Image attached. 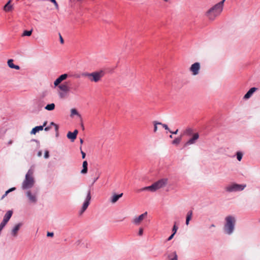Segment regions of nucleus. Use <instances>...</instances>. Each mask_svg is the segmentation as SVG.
Masks as SVG:
<instances>
[{"label":"nucleus","mask_w":260,"mask_h":260,"mask_svg":"<svg viewBox=\"0 0 260 260\" xmlns=\"http://www.w3.org/2000/svg\"><path fill=\"white\" fill-rule=\"evenodd\" d=\"M222 0L210 8L206 13L205 15L210 21H213L222 12L223 8L224 2Z\"/></svg>","instance_id":"nucleus-1"},{"label":"nucleus","mask_w":260,"mask_h":260,"mask_svg":"<svg viewBox=\"0 0 260 260\" xmlns=\"http://www.w3.org/2000/svg\"><path fill=\"white\" fill-rule=\"evenodd\" d=\"M236 219L232 215L227 216L225 218V223L223 226V231L225 234L231 235L235 230Z\"/></svg>","instance_id":"nucleus-2"},{"label":"nucleus","mask_w":260,"mask_h":260,"mask_svg":"<svg viewBox=\"0 0 260 260\" xmlns=\"http://www.w3.org/2000/svg\"><path fill=\"white\" fill-rule=\"evenodd\" d=\"M34 171L32 170H29L26 173L25 179L22 184V188L23 189H27L31 188L34 183L35 180L33 177Z\"/></svg>","instance_id":"nucleus-3"},{"label":"nucleus","mask_w":260,"mask_h":260,"mask_svg":"<svg viewBox=\"0 0 260 260\" xmlns=\"http://www.w3.org/2000/svg\"><path fill=\"white\" fill-rule=\"evenodd\" d=\"M104 75V72L102 70L91 73H85L83 74L84 77L87 78L90 81L94 82L100 81Z\"/></svg>","instance_id":"nucleus-4"},{"label":"nucleus","mask_w":260,"mask_h":260,"mask_svg":"<svg viewBox=\"0 0 260 260\" xmlns=\"http://www.w3.org/2000/svg\"><path fill=\"white\" fill-rule=\"evenodd\" d=\"M162 187V179H160L155 182H154L151 185L144 187L139 190L138 192H140L143 191H149L152 192H154L158 191L159 189Z\"/></svg>","instance_id":"nucleus-5"},{"label":"nucleus","mask_w":260,"mask_h":260,"mask_svg":"<svg viewBox=\"0 0 260 260\" xmlns=\"http://www.w3.org/2000/svg\"><path fill=\"white\" fill-rule=\"evenodd\" d=\"M246 186V184H239L236 183H232L226 186L224 190L227 192L241 191L244 190Z\"/></svg>","instance_id":"nucleus-6"},{"label":"nucleus","mask_w":260,"mask_h":260,"mask_svg":"<svg viewBox=\"0 0 260 260\" xmlns=\"http://www.w3.org/2000/svg\"><path fill=\"white\" fill-rule=\"evenodd\" d=\"M91 198V194H90V191L88 190L87 196H86L85 201L84 203H83L82 207L80 211V214H82L87 208L88 206L89 205Z\"/></svg>","instance_id":"nucleus-7"},{"label":"nucleus","mask_w":260,"mask_h":260,"mask_svg":"<svg viewBox=\"0 0 260 260\" xmlns=\"http://www.w3.org/2000/svg\"><path fill=\"white\" fill-rule=\"evenodd\" d=\"M147 212H145L139 216L135 217L133 219L132 222L136 225H139L144 219L147 218Z\"/></svg>","instance_id":"nucleus-8"},{"label":"nucleus","mask_w":260,"mask_h":260,"mask_svg":"<svg viewBox=\"0 0 260 260\" xmlns=\"http://www.w3.org/2000/svg\"><path fill=\"white\" fill-rule=\"evenodd\" d=\"M200 69V64L198 62L192 64L190 68V71L192 72V75L194 76L199 74Z\"/></svg>","instance_id":"nucleus-9"},{"label":"nucleus","mask_w":260,"mask_h":260,"mask_svg":"<svg viewBox=\"0 0 260 260\" xmlns=\"http://www.w3.org/2000/svg\"><path fill=\"white\" fill-rule=\"evenodd\" d=\"M199 137V135L198 133L194 134L193 137L185 143L184 146L186 147L189 145L194 144Z\"/></svg>","instance_id":"nucleus-10"},{"label":"nucleus","mask_w":260,"mask_h":260,"mask_svg":"<svg viewBox=\"0 0 260 260\" xmlns=\"http://www.w3.org/2000/svg\"><path fill=\"white\" fill-rule=\"evenodd\" d=\"M78 133V131L77 129H75L73 133L69 132L67 134V138L72 141H74L76 139Z\"/></svg>","instance_id":"nucleus-11"},{"label":"nucleus","mask_w":260,"mask_h":260,"mask_svg":"<svg viewBox=\"0 0 260 260\" xmlns=\"http://www.w3.org/2000/svg\"><path fill=\"white\" fill-rule=\"evenodd\" d=\"M58 88L61 91H63L65 93H68L70 90V88L68 86L67 83H64L59 85L58 86Z\"/></svg>","instance_id":"nucleus-12"},{"label":"nucleus","mask_w":260,"mask_h":260,"mask_svg":"<svg viewBox=\"0 0 260 260\" xmlns=\"http://www.w3.org/2000/svg\"><path fill=\"white\" fill-rule=\"evenodd\" d=\"M257 89L256 87H252L244 95L243 99L247 100L249 99L252 94Z\"/></svg>","instance_id":"nucleus-13"},{"label":"nucleus","mask_w":260,"mask_h":260,"mask_svg":"<svg viewBox=\"0 0 260 260\" xmlns=\"http://www.w3.org/2000/svg\"><path fill=\"white\" fill-rule=\"evenodd\" d=\"M26 196H27V198L29 199V201L30 202H32V203H36V202L37 201V198H36L35 195H34V194H31V193L30 190L27 191L26 192Z\"/></svg>","instance_id":"nucleus-14"},{"label":"nucleus","mask_w":260,"mask_h":260,"mask_svg":"<svg viewBox=\"0 0 260 260\" xmlns=\"http://www.w3.org/2000/svg\"><path fill=\"white\" fill-rule=\"evenodd\" d=\"M123 196V193H121L119 194H113L110 198V201L111 203L114 204L115 203L119 198L122 197Z\"/></svg>","instance_id":"nucleus-15"},{"label":"nucleus","mask_w":260,"mask_h":260,"mask_svg":"<svg viewBox=\"0 0 260 260\" xmlns=\"http://www.w3.org/2000/svg\"><path fill=\"white\" fill-rule=\"evenodd\" d=\"M47 121H45L44 122V123H43V125H42V126H36L35 127L33 128L31 131V134H36V133L40 131H42L43 129V127L44 126H46V125L47 124Z\"/></svg>","instance_id":"nucleus-16"},{"label":"nucleus","mask_w":260,"mask_h":260,"mask_svg":"<svg viewBox=\"0 0 260 260\" xmlns=\"http://www.w3.org/2000/svg\"><path fill=\"white\" fill-rule=\"evenodd\" d=\"M12 0H9L4 7V10L6 12H10L13 10V6L11 5Z\"/></svg>","instance_id":"nucleus-17"},{"label":"nucleus","mask_w":260,"mask_h":260,"mask_svg":"<svg viewBox=\"0 0 260 260\" xmlns=\"http://www.w3.org/2000/svg\"><path fill=\"white\" fill-rule=\"evenodd\" d=\"M12 213L13 212L12 211H8L5 214L3 221L7 223L10 219V218L11 217Z\"/></svg>","instance_id":"nucleus-18"},{"label":"nucleus","mask_w":260,"mask_h":260,"mask_svg":"<svg viewBox=\"0 0 260 260\" xmlns=\"http://www.w3.org/2000/svg\"><path fill=\"white\" fill-rule=\"evenodd\" d=\"M8 65L11 69H15L16 70H19L20 67L18 66L15 65L13 63V60L12 59H9L8 61Z\"/></svg>","instance_id":"nucleus-19"},{"label":"nucleus","mask_w":260,"mask_h":260,"mask_svg":"<svg viewBox=\"0 0 260 260\" xmlns=\"http://www.w3.org/2000/svg\"><path fill=\"white\" fill-rule=\"evenodd\" d=\"M21 226V223H18L15 226V227L12 231V235L13 236L16 237L17 235V232L19 231Z\"/></svg>","instance_id":"nucleus-20"},{"label":"nucleus","mask_w":260,"mask_h":260,"mask_svg":"<svg viewBox=\"0 0 260 260\" xmlns=\"http://www.w3.org/2000/svg\"><path fill=\"white\" fill-rule=\"evenodd\" d=\"M168 260H178V256L176 252H172L168 255Z\"/></svg>","instance_id":"nucleus-21"},{"label":"nucleus","mask_w":260,"mask_h":260,"mask_svg":"<svg viewBox=\"0 0 260 260\" xmlns=\"http://www.w3.org/2000/svg\"><path fill=\"white\" fill-rule=\"evenodd\" d=\"M192 216V211L191 210L189 211L187 213L185 224L188 225L189 223V221L191 220Z\"/></svg>","instance_id":"nucleus-22"},{"label":"nucleus","mask_w":260,"mask_h":260,"mask_svg":"<svg viewBox=\"0 0 260 260\" xmlns=\"http://www.w3.org/2000/svg\"><path fill=\"white\" fill-rule=\"evenodd\" d=\"M87 166H88V163H87V161L86 160H85L83 162V165H82V167H83V169L81 170V174H86L87 172Z\"/></svg>","instance_id":"nucleus-23"},{"label":"nucleus","mask_w":260,"mask_h":260,"mask_svg":"<svg viewBox=\"0 0 260 260\" xmlns=\"http://www.w3.org/2000/svg\"><path fill=\"white\" fill-rule=\"evenodd\" d=\"M167 179L164 178V190H166V191H169L170 190L172 189V186H167Z\"/></svg>","instance_id":"nucleus-24"},{"label":"nucleus","mask_w":260,"mask_h":260,"mask_svg":"<svg viewBox=\"0 0 260 260\" xmlns=\"http://www.w3.org/2000/svg\"><path fill=\"white\" fill-rule=\"evenodd\" d=\"M54 108H55V104L53 103L48 104L45 107V109L48 111H52V110H54Z\"/></svg>","instance_id":"nucleus-25"},{"label":"nucleus","mask_w":260,"mask_h":260,"mask_svg":"<svg viewBox=\"0 0 260 260\" xmlns=\"http://www.w3.org/2000/svg\"><path fill=\"white\" fill-rule=\"evenodd\" d=\"M75 115L81 117V115L79 114L77 110L75 108H73L71 110V116L73 117Z\"/></svg>","instance_id":"nucleus-26"},{"label":"nucleus","mask_w":260,"mask_h":260,"mask_svg":"<svg viewBox=\"0 0 260 260\" xmlns=\"http://www.w3.org/2000/svg\"><path fill=\"white\" fill-rule=\"evenodd\" d=\"M181 139H182V137L181 136L179 137H178V138H176V139H175L173 141H172V144H174V145H178L179 144L181 141Z\"/></svg>","instance_id":"nucleus-27"},{"label":"nucleus","mask_w":260,"mask_h":260,"mask_svg":"<svg viewBox=\"0 0 260 260\" xmlns=\"http://www.w3.org/2000/svg\"><path fill=\"white\" fill-rule=\"evenodd\" d=\"M236 156H237V159L239 161H241L242 158V157H243V153L240 151H238L236 153Z\"/></svg>","instance_id":"nucleus-28"},{"label":"nucleus","mask_w":260,"mask_h":260,"mask_svg":"<svg viewBox=\"0 0 260 260\" xmlns=\"http://www.w3.org/2000/svg\"><path fill=\"white\" fill-rule=\"evenodd\" d=\"M154 130H153V132L154 133H156V131H157V125H161L162 124L161 122H157L156 121H154Z\"/></svg>","instance_id":"nucleus-29"},{"label":"nucleus","mask_w":260,"mask_h":260,"mask_svg":"<svg viewBox=\"0 0 260 260\" xmlns=\"http://www.w3.org/2000/svg\"><path fill=\"white\" fill-rule=\"evenodd\" d=\"M68 77V75L67 74H64L61 75H60L58 79L62 82L63 80L66 79L67 77Z\"/></svg>","instance_id":"nucleus-30"},{"label":"nucleus","mask_w":260,"mask_h":260,"mask_svg":"<svg viewBox=\"0 0 260 260\" xmlns=\"http://www.w3.org/2000/svg\"><path fill=\"white\" fill-rule=\"evenodd\" d=\"M178 229V227L176 225V223H175L174 225H173V229H172V234L173 235H175Z\"/></svg>","instance_id":"nucleus-31"},{"label":"nucleus","mask_w":260,"mask_h":260,"mask_svg":"<svg viewBox=\"0 0 260 260\" xmlns=\"http://www.w3.org/2000/svg\"><path fill=\"white\" fill-rule=\"evenodd\" d=\"M31 33H32V30H29V31L25 30L23 32L22 36H30L31 35Z\"/></svg>","instance_id":"nucleus-32"},{"label":"nucleus","mask_w":260,"mask_h":260,"mask_svg":"<svg viewBox=\"0 0 260 260\" xmlns=\"http://www.w3.org/2000/svg\"><path fill=\"white\" fill-rule=\"evenodd\" d=\"M61 82V81L57 78L54 81V84L55 86L59 85V84Z\"/></svg>","instance_id":"nucleus-33"},{"label":"nucleus","mask_w":260,"mask_h":260,"mask_svg":"<svg viewBox=\"0 0 260 260\" xmlns=\"http://www.w3.org/2000/svg\"><path fill=\"white\" fill-rule=\"evenodd\" d=\"M15 189H16V188H15V187H12V188H11L9 189V190H8L5 192V194H4V196L3 197V198L4 197L6 196L8 194V193H9L10 192H11V191H13V190H15Z\"/></svg>","instance_id":"nucleus-34"},{"label":"nucleus","mask_w":260,"mask_h":260,"mask_svg":"<svg viewBox=\"0 0 260 260\" xmlns=\"http://www.w3.org/2000/svg\"><path fill=\"white\" fill-rule=\"evenodd\" d=\"M52 3H53L55 6V7L56 9H59L58 5L55 0H50Z\"/></svg>","instance_id":"nucleus-35"},{"label":"nucleus","mask_w":260,"mask_h":260,"mask_svg":"<svg viewBox=\"0 0 260 260\" xmlns=\"http://www.w3.org/2000/svg\"><path fill=\"white\" fill-rule=\"evenodd\" d=\"M67 93H65L63 91H61V92H59V95L61 98H63L66 96Z\"/></svg>","instance_id":"nucleus-36"},{"label":"nucleus","mask_w":260,"mask_h":260,"mask_svg":"<svg viewBox=\"0 0 260 260\" xmlns=\"http://www.w3.org/2000/svg\"><path fill=\"white\" fill-rule=\"evenodd\" d=\"M7 223L4 222V221H2L1 223L0 224V232H1L2 230L4 228V227L6 225Z\"/></svg>","instance_id":"nucleus-37"},{"label":"nucleus","mask_w":260,"mask_h":260,"mask_svg":"<svg viewBox=\"0 0 260 260\" xmlns=\"http://www.w3.org/2000/svg\"><path fill=\"white\" fill-rule=\"evenodd\" d=\"M185 133L188 135H190L192 133V129L190 128L186 129Z\"/></svg>","instance_id":"nucleus-38"},{"label":"nucleus","mask_w":260,"mask_h":260,"mask_svg":"<svg viewBox=\"0 0 260 260\" xmlns=\"http://www.w3.org/2000/svg\"><path fill=\"white\" fill-rule=\"evenodd\" d=\"M143 228H141L139 229L138 235L141 236L143 235Z\"/></svg>","instance_id":"nucleus-39"},{"label":"nucleus","mask_w":260,"mask_h":260,"mask_svg":"<svg viewBox=\"0 0 260 260\" xmlns=\"http://www.w3.org/2000/svg\"><path fill=\"white\" fill-rule=\"evenodd\" d=\"M49 156V151L46 150L45 152V154H44V157L45 158H48Z\"/></svg>","instance_id":"nucleus-40"},{"label":"nucleus","mask_w":260,"mask_h":260,"mask_svg":"<svg viewBox=\"0 0 260 260\" xmlns=\"http://www.w3.org/2000/svg\"><path fill=\"white\" fill-rule=\"evenodd\" d=\"M80 150H81V153L82 154V157L83 159H84L85 157V156H86V154L84 152H83L82 149H81V147H80Z\"/></svg>","instance_id":"nucleus-41"},{"label":"nucleus","mask_w":260,"mask_h":260,"mask_svg":"<svg viewBox=\"0 0 260 260\" xmlns=\"http://www.w3.org/2000/svg\"><path fill=\"white\" fill-rule=\"evenodd\" d=\"M164 128L166 130L168 131L169 132H170V131H171L169 129V127L168 126V125H167V124H164Z\"/></svg>","instance_id":"nucleus-42"},{"label":"nucleus","mask_w":260,"mask_h":260,"mask_svg":"<svg viewBox=\"0 0 260 260\" xmlns=\"http://www.w3.org/2000/svg\"><path fill=\"white\" fill-rule=\"evenodd\" d=\"M175 235H173V234H172L168 238V239L167 240V241H170L171 240H172L173 239V238L174 237Z\"/></svg>","instance_id":"nucleus-43"},{"label":"nucleus","mask_w":260,"mask_h":260,"mask_svg":"<svg viewBox=\"0 0 260 260\" xmlns=\"http://www.w3.org/2000/svg\"><path fill=\"white\" fill-rule=\"evenodd\" d=\"M59 39H60V42L61 44H63V43H64L63 39L60 34H59Z\"/></svg>","instance_id":"nucleus-44"},{"label":"nucleus","mask_w":260,"mask_h":260,"mask_svg":"<svg viewBox=\"0 0 260 260\" xmlns=\"http://www.w3.org/2000/svg\"><path fill=\"white\" fill-rule=\"evenodd\" d=\"M53 235H54L53 233H51V232H48L47 234V236L48 237H53Z\"/></svg>","instance_id":"nucleus-45"},{"label":"nucleus","mask_w":260,"mask_h":260,"mask_svg":"<svg viewBox=\"0 0 260 260\" xmlns=\"http://www.w3.org/2000/svg\"><path fill=\"white\" fill-rule=\"evenodd\" d=\"M178 132V129H176L175 132L170 131V133L173 134H177Z\"/></svg>","instance_id":"nucleus-46"},{"label":"nucleus","mask_w":260,"mask_h":260,"mask_svg":"<svg viewBox=\"0 0 260 260\" xmlns=\"http://www.w3.org/2000/svg\"><path fill=\"white\" fill-rule=\"evenodd\" d=\"M51 128V127L50 126H48V127H46L45 128L44 130L45 131H49L50 129Z\"/></svg>","instance_id":"nucleus-47"},{"label":"nucleus","mask_w":260,"mask_h":260,"mask_svg":"<svg viewBox=\"0 0 260 260\" xmlns=\"http://www.w3.org/2000/svg\"><path fill=\"white\" fill-rule=\"evenodd\" d=\"M54 126L55 127V131H57L58 129V125L56 124Z\"/></svg>","instance_id":"nucleus-48"},{"label":"nucleus","mask_w":260,"mask_h":260,"mask_svg":"<svg viewBox=\"0 0 260 260\" xmlns=\"http://www.w3.org/2000/svg\"><path fill=\"white\" fill-rule=\"evenodd\" d=\"M215 224H211V225H210V226H209V229H211V228H214V227H215Z\"/></svg>","instance_id":"nucleus-49"},{"label":"nucleus","mask_w":260,"mask_h":260,"mask_svg":"<svg viewBox=\"0 0 260 260\" xmlns=\"http://www.w3.org/2000/svg\"><path fill=\"white\" fill-rule=\"evenodd\" d=\"M99 176L97 177L96 178H94L93 181V184L98 179Z\"/></svg>","instance_id":"nucleus-50"},{"label":"nucleus","mask_w":260,"mask_h":260,"mask_svg":"<svg viewBox=\"0 0 260 260\" xmlns=\"http://www.w3.org/2000/svg\"><path fill=\"white\" fill-rule=\"evenodd\" d=\"M38 156H41L42 155V152L39 151L38 153Z\"/></svg>","instance_id":"nucleus-51"},{"label":"nucleus","mask_w":260,"mask_h":260,"mask_svg":"<svg viewBox=\"0 0 260 260\" xmlns=\"http://www.w3.org/2000/svg\"><path fill=\"white\" fill-rule=\"evenodd\" d=\"M12 143H13V141L12 140H10L8 142V145H11V144H12Z\"/></svg>","instance_id":"nucleus-52"},{"label":"nucleus","mask_w":260,"mask_h":260,"mask_svg":"<svg viewBox=\"0 0 260 260\" xmlns=\"http://www.w3.org/2000/svg\"><path fill=\"white\" fill-rule=\"evenodd\" d=\"M55 124H55V123H54V122H51V123H50V125H53V126H54Z\"/></svg>","instance_id":"nucleus-53"},{"label":"nucleus","mask_w":260,"mask_h":260,"mask_svg":"<svg viewBox=\"0 0 260 260\" xmlns=\"http://www.w3.org/2000/svg\"><path fill=\"white\" fill-rule=\"evenodd\" d=\"M80 143L82 144L83 143V140L82 139H81L80 140Z\"/></svg>","instance_id":"nucleus-54"},{"label":"nucleus","mask_w":260,"mask_h":260,"mask_svg":"<svg viewBox=\"0 0 260 260\" xmlns=\"http://www.w3.org/2000/svg\"><path fill=\"white\" fill-rule=\"evenodd\" d=\"M169 1V0H164V2H168Z\"/></svg>","instance_id":"nucleus-55"},{"label":"nucleus","mask_w":260,"mask_h":260,"mask_svg":"<svg viewBox=\"0 0 260 260\" xmlns=\"http://www.w3.org/2000/svg\"><path fill=\"white\" fill-rule=\"evenodd\" d=\"M82 128L83 129H84V126H83V124H82Z\"/></svg>","instance_id":"nucleus-56"},{"label":"nucleus","mask_w":260,"mask_h":260,"mask_svg":"<svg viewBox=\"0 0 260 260\" xmlns=\"http://www.w3.org/2000/svg\"><path fill=\"white\" fill-rule=\"evenodd\" d=\"M169 137H170V138H172V135H170Z\"/></svg>","instance_id":"nucleus-57"}]
</instances>
